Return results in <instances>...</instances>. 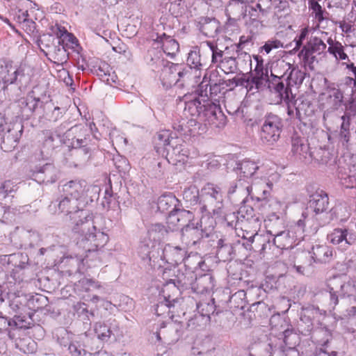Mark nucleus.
<instances>
[{
  "mask_svg": "<svg viewBox=\"0 0 356 356\" xmlns=\"http://www.w3.org/2000/svg\"><path fill=\"white\" fill-rule=\"evenodd\" d=\"M78 217L79 219L72 227V238L85 254L78 258L80 261L79 270H83L86 266L91 268L100 263L99 250L108 242L109 238L108 234L97 228L92 216L88 211H81Z\"/></svg>",
  "mask_w": 356,
  "mask_h": 356,
  "instance_id": "nucleus-1",
  "label": "nucleus"
},
{
  "mask_svg": "<svg viewBox=\"0 0 356 356\" xmlns=\"http://www.w3.org/2000/svg\"><path fill=\"white\" fill-rule=\"evenodd\" d=\"M100 137L98 129L92 122L71 127L63 134L60 143L70 149H76L77 154H83V160L87 161L90 158L92 152L96 150L97 142Z\"/></svg>",
  "mask_w": 356,
  "mask_h": 356,
  "instance_id": "nucleus-2",
  "label": "nucleus"
},
{
  "mask_svg": "<svg viewBox=\"0 0 356 356\" xmlns=\"http://www.w3.org/2000/svg\"><path fill=\"white\" fill-rule=\"evenodd\" d=\"M193 70L178 63H168L161 70L159 79L165 89L172 86L184 88L192 84Z\"/></svg>",
  "mask_w": 356,
  "mask_h": 356,
  "instance_id": "nucleus-3",
  "label": "nucleus"
},
{
  "mask_svg": "<svg viewBox=\"0 0 356 356\" xmlns=\"http://www.w3.org/2000/svg\"><path fill=\"white\" fill-rule=\"evenodd\" d=\"M326 44L318 37L312 36L298 51V56L305 69L314 70V63H318L316 56L323 54Z\"/></svg>",
  "mask_w": 356,
  "mask_h": 356,
  "instance_id": "nucleus-4",
  "label": "nucleus"
},
{
  "mask_svg": "<svg viewBox=\"0 0 356 356\" xmlns=\"http://www.w3.org/2000/svg\"><path fill=\"white\" fill-rule=\"evenodd\" d=\"M202 200L200 213H203L211 209L214 215L222 213V194L221 188L213 184L208 183L202 189Z\"/></svg>",
  "mask_w": 356,
  "mask_h": 356,
  "instance_id": "nucleus-5",
  "label": "nucleus"
},
{
  "mask_svg": "<svg viewBox=\"0 0 356 356\" xmlns=\"http://www.w3.org/2000/svg\"><path fill=\"white\" fill-rule=\"evenodd\" d=\"M23 131V126L8 123L3 115L0 113L1 147L5 152H10L17 145Z\"/></svg>",
  "mask_w": 356,
  "mask_h": 356,
  "instance_id": "nucleus-6",
  "label": "nucleus"
},
{
  "mask_svg": "<svg viewBox=\"0 0 356 356\" xmlns=\"http://www.w3.org/2000/svg\"><path fill=\"white\" fill-rule=\"evenodd\" d=\"M283 123L282 119L273 113L267 114L261 128L260 138L268 145H274L280 138Z\"/></svg>",
  "mask_w": 356,
  "mask_h": 356,
  "instance_id": "nucleus-7",
  "label": "nucleus"
},
{
  "mask_svg": "<svg viewBox=\"0 0 356 356\" xmlns=\"http://www.w3.org/2000/svg\"><path fill=\"white\" fill-rule=\"evenodd\" d=\"M24 71V67L22 65H14L13 62L10 60H4L1 65L0 70V83L3 90L7 89L8 85L22 86L26 80Z\"/></svg>",
  "mask_w": 356,
  "mask_h": 356,
  "instance_id": "nucleus-8",
  "label": "nucleus"
},
{
  "mask_svg": "<svg viewBox=\"0 0 356 356\" xmlns=\"http://www.w3.org/2000/svg\"><path fill=\"white\" fill-rule=\"evenodd\" d=\"M202 105L204 108L200 115V120L203 124H209L218 128L222 127L226 124L227 117L218 104L209 99H204Z\"/></svg>",
  "mask_w": 356,
  "mask_h": 356,
  "instance_id": "nucleus-9",
  "label": "nucleus"
},
{
  "mask_svg": "<svg viewBox=\"0 0 356 356\" xmlns=\"http://www.w3.org/2000/svg\"><path fill=\"white\" fill-rule=\"evenodd\" d=\"M29 261V257L25 253L17 252L8 255V264L13 267L12 274L16 281L22 282L24 276L29 275L33 268Z\"/></svg>",
  "mask_w": 356,
  "mask_h": 356,
  "instance_id": "nucleus-10",
  "label": "nucleus"
},
{
  "mask_svg": "<svg viewBox=\"0 0 356 356\" xmlns=\"http://www.w3.org/2000/svg\"><path fill=\"white\" fill-rule=\"evenodd\" d=\"M206 99L200 97L197 93H187L183 96H179L176 102L177 103L183 102L184 103V113L186 117L199 118L203 111V100Z\"/></svg>",
  "mask_w": 356,
  "mask_h": 356,
  "instance_id": "nucleus-11",
  "label": "nucleus"
},
{
  "mask_svg": "<svg viewBox=\"0 0 356 356\" xmlns=\"http://www.w3.org/2000/svg\"><path fill=\"white\" fill-rule=\"evenodd\" d=\"M50 210H54L55 213L58 209V213L65 215L81 214V211H83L80 208V200L72 199L65 195H61L55 202H52L49 206Z\"/></svg>",
  "mask_w": 356,
  "mask_h": 356,
  "instance_id": "nucleus-12",
  "label": "nucleus"
},
{
  "mask_svg": "<svg viewBox=\"0 0 356 356\" xmlns=\"http://www.w3.org/2000/svg\"><path fill=\"white\" fill-rule=\"evenodd\" d=\"M198 225L191 222L181 229V241L188 248L199 245L204 238H207Z\"/></svg>",
  "mask_w": 356,
  "mask_h": 356,
  "instance_id": "nucleus-13",
  "label": "nucleus"
},
{
  "mask_svg": "<svg viewBox=\"0 0 356 356\" xmlns=\"http://www.w3.org/2000/svg\"><path fill=\"white\" fill-rule=\"evenodd\" d=\"M273 237L272 244L280 249H291L297 245L302 239V236L298 234L293 229L280 230Z\"/></svg>",
  "mask_w": 356,
  "mask_h": 356,
  "instance_id": "nucleus-14",
  "label": "nucleus"
},
{
  "mask_svg": "<svg viewBox=\"0 0 356 356\" xmlns=\"http://www.w3.org/2000/svg\"><path fill=\"white\" fill-rule=\"evenodd\" d=\"M309 211L314 213V216L327 213L329 209V197L327 193L320 188H318L314 193L309 195L308 202Z\"/></svg>",
  "mask_w": 356,
  "mask_h": 356,
  "instance_id": "nucleus-15",
  "label": "nucleus"
},
{
  "mask_svg": "<svg viewBox=\"0 0 356 356\" xmlns=\"http://www.w3.org/2000/svg\"><path fill=\"white\" fill-rule=\"evenodd\" d=\"M187 66L193 70L192 83H197L201 76V72L207 65L206 59L202 58L200 49L194 47L188 54Z\"/></svg>",
  "mask_w": 356,
  "mask_h": 356,
  "instance_id": "nucleus-16",
  "label": "nucleus"
},
{
  "mask_svg": "<svg viewBox=\"0 0 356 356\" xmlns=\"http://www.w3.org/2000/svg\"><path fill=\"white\" fill-rule=\"evenodd\" d=\"M268 88L280 102H288L289 99H295L291 86L286 81H280L278 77L273 80H268Z\"/></svg>",
  "mask_w": 356,
  "mask_h": 356,
  "instance_id": "nucleus-17",
  "label": "nucleus"
},
{
  "mask_svg": "<svg viewBox=\"0 0 356 356\" xmlns=\"http://www.w3.org/2000/svg\"><path fill=\"white\" fill-rule=\"evenodd\" d=\"M264 291L260 286H254L248 289L246 291L244 290H239L232 295L229 299V307L232 309H243L247 303V294L249 296L256 295L259 298V296Z\"/></svg>",
  "mask_w": 356,
  "mask_h": 356,
  "instance_id": "nucleus-18",
  "label": "nucleus"
},
{
  "mask_svg": "<svg viewBox=\"0 0 356 356\" xmlns=\"http://www.w3.org/2000/svg\"><path fill=\"white\" fill-rule=\"evenodd\" d=\"M259 209L265 218H272L281 222V218L284 213L283 204L276 198H270L264 200V204H259Z\"/></svg>",
  "mask_w": 356,
  "mask_h": 356,
  "instance_id": "nucleus-19",
  "label": "nucleus"
},
{
  "mask_svg": "<svg viewBox=\"0 0 356 356\" xmlns=\"http://www.w3.org/2000/svg\"><path fill=\"white\" fill-rule=\"evenodd\" d=\"M179 325L169 323L165 325L161 323L159 331L156 332V337L159 341L163 339L165 343H171L177 342L181 336Z\"/></svg>",
  "mask_w": 356,
  "mask_h": 356,
  "instance_id": "nucleus-20",
  "label": "nucleus"
},
{
  "mask_svg": "<svg viewBox=\"0 0 356 356\" xmlns=\"http://www.w3.org/2000/svg\"><path fill=\"white\" fill-rule=\"evenodd\" d=\"M252 189L250 181L239 178L235 182L231 184L227 193L229 197L236 193L237 197L243 199V203H246L249 197L254 200V197L251 195Z\"/></svg>",
  "mask_w": 356,
  "mask_h": 356,
  "instance_id": "nucleus-21",
  "label": "nucleus"
},
{
  "mask_svg": "<svg viewBox=\"0 0 356 356\" xmlns=\"http://www.w3.org/2000/svg\"><path fill=\"white\" fill-rule=\"evenodd\" d=\"M94 331L99 340L107 342L111 339L116 340L115 333L118 331V326L109 322H97L94 326Z\"/></svg>",
  "mask_w": 356,
  "mask_h": 356,
  "instance_id": "nucleus-22",
  "label": "nucleus"
},
{
  "mask_svg": "<svg viewBox=\"0 0 356 356\" xmlns=\"http://www.w3.org/2000/svg\"><path fill=\"white\" fill-rule=\"evenodd\" d=\"M242 245L246 249L255 252H264L267 248H270V236L266 235L252 234L248 238V243H243Z\"/></svg>",
  "mask_w": 356,
  "mask_h": 356,
  "instance_id": "nucleus-23",
  "label": "nucleus"
},
{
  "mask_svg": "<svg viewBox=\"0 0 356 356\" xmlns=\"http://www.w3.org/2000/svg\"><path fill=\"white\" fill-rule=\"evenodd\" d=\"M236 245L227 238H220L217 243V257L224 262L232 260L235 257Z\"/></svg>",
  "mask_w": 356,
  "mask_h": 356,
  "instance_id": "nucleus-24",
  "label": "nucleus"
},
{
  "mask_svg": "<svg viewBox=\"0 0 356 356\" xmlns=\"http://www.w3.org/2000/svg\"><path fill=\"white\" fill-rule=\"evenodd\" d=\"M192 290L197 293L203 294L211 291L215 286V279L210 273H204L195 277L194 281L191 284Z\"/></svg>",
  "mask_w": 356,
  "mask_h": 356,
  "instance_id": "nucleus-25",
  "label": "nucleus"
},
{
  "mask_svg": "<svg viewBox=\"0 0 356 356\" xmlns=\"http://www.w3.org/2000/svg\"><path fill=\"white\" fill-rule=\"evenodd\" d=\"M33 175L35 179L40 183H54L57 179L56 169L51 163H46L42 166L37 167Z\"/></svg>",
  "mask_w": 356,
  "mask_h": 356,
  "instance_id": "nucleus-26",
  "label": "nucleus"
},
{
  "mask_svg": "<svg viewBox=\"0 0 356 356\" xmlns=\"http://www.w3.org/2000/svg\"><path fill=\"white\" fill-rule=\"evenodd\" d=\"M163 300L159 301L155 308V312L157 316H163L172 318L175 316L174 309L178 300L177 298H172L170 295H166L165 290L163 291Z\"/></svg>",
  "mask_w": 356,
  "mask_h": 356,
  "instance_id": "nucleus-27",
  "label": "nucleus"
},
{
  "mask_svg": "<svg viewBox=\"0 0 356 356\" xmlns=\"http://www.w3.org/2000/svg\"><path fill=\"white\" fill-rule=\"evenodd\" d=\"M312 337L316 341L318 344L321 346L319 349L316 350L323 351L329 355L330 343L332 340V332L326 327H321L314 330Z\"/></svg>",
  "mask_w": 356,
  "mask_h": 356,
  "instance_id": "nucleus-28",
  "label": "nucleus"
},
{
  "mask_svg": "<svg viewBox=\"0 0 356 356\" xmlns=\"http://www.w3.org/2000/svg\"><path fill=\"white\" fill-rule=\"evenodd\" d=\"M198 313L205 317H209L211 321V316L218 315L223 312V309L215 304L213 298H205L200 300L196 303Z\"/></svg>",
  "mask_w": 356,
  "mask_h": 356,
  "instance_id": "nucleus-29",
  "label": "nucleus"
},
{
  "mask_svg": "<svg viewBox=\"0 0 356 356\" xmlns=\"http://www.w3.org/2000/svg\"><path fill=\"white\" fill-rule=\"evenodd\" d=\"M247 4L241 0H231L226 7L225 13L229 20L238 21L246 15Z\"/></svg>",
  "mask_w": 356,
  "mask_h": 356,
  "instance_id": "nucleus-30",
  "label": "nucleus"
},
{
  "mask_svg": "<svg viewBox=\"0 0 356 356\" xmlns=\"http://www.w3.org/2000/svg\"><path fill=\"white\" fill-rule=\"evenodd\" d=\"M328 44L327 52L332 55L337 63L350 61V58L346 52V46L338 40L329 38L327 40Z\"/></svg>",
  "mask_w": 356,
  "mask_h": 356,
  "instance_id": "nucleus-31",
  "label": "nucleus"
},
{
  "mask_svg": "<svg viewBox=\"0 0 356 356\" xmlns=\"http://www.w3.org/2000/svg\"><path fill=\"white\" fill-rule=\"evenodd\" d=\"M154 41L161 45L163 52L170 58H174L179 50L178 42L165 33L157 35Z\"/></svg>",
  "mask_w": 356,
  "mask_h": 356,
  "instance_id": "nucleus-32",
  "label": "nucleus"
},
{
  "mask_svg": "<svg viewBox=\"0 0 356 356\" xmlns=\"http://www.w3.org/2000/svg\"><path fill=\"white\" fill-rule=\"evenodd\" d=\"M194 218V213L192 211L185 209H176L170 211L167 218V223L170 228L174 229L179 227L177 219L182 220V224H188Z\"/></svg>",
  "mask_w": 356,
  "mask_h": 356,
  "instance_id": "nucleus-33",
  "label": "nucleus"
},
{
  "mask_svg": "<svg viewBox=\"0 0 356 356\" xmlns=\"http://www.w3.org/2000/svg\"><path fill=\"white\" fill-rule=\"evenodd\" d=\"M186 251L179 246L166 245L163 250V259L167 263L177 265L184 261Z\"/></svg>",
  "mask_w": 356,
  "mask_h": 356,
  "instance_id": "nucleus-34",
  "label": "nucleus"
},
{
  "mask_svg": "<svg viewBox=\"0 0 356 356\" xmlns=\"http://www.w3.org/2000/svg\"><path fill=\"white\" fill-rule=\"evenodd\" d=\"M259 168L258 164L250 159H244L239 161L236 166L239 178L249 181Z\"/></svg>",
  "mask_w": 356,
  "mask_h": 356,
  "instance_id": "nucleus-35",
  "label": "nucleus"
},
{
  "mask_svg": "<svg viewBox=\"0 0 356 356\" xmlns=\"http://www.w3.org/2000/svg\"><path fill=\"white\" fill-rule=\"evenodd\" d=\"M85 182L80 180H72L67 182L62 186L63 195L76 199L79 198L85 192Z\"/></svg>",
  "mask_w": 356,
  "mask_h": 356,
  "instance_id": "nucleus-36",
  "label": "nucleus"
},
{
  "mask_svg": "<svg viewBox=\"0 0 356 356\" xmlns=\"http://www.w3.org/2000/svg\"><path fill=\"white\" fill-rule=\"evenodd\" d=\"M183 199L185 202L188 204L187 207H194L192 208L193 213H200V206L201 202H202V200H200L199 190L195 186H191L184 189L183 192Z\"/></svg>",
  "mask_w": 356,
  "mask_h": 356,
  "instance_id": "nucleus-37",
  "label": "nucleus"
},
{
  "mask_svg": "<svg viewBox=\"0 0 356 356\" xmlns=\"http://www.w3.org/2000/svg\"><path fill=\"white\" fill-rule=\"evenodd\" d=\"M291 152L300 159H309L312 154L309 147L304 143V140L299 136H293L291 139Z\"/></svg>",
  "mask_w": 356,
  "mask_h": 356,
  "instance_id": "nucleus-38",
  "label": "nucleus"
},
{
  "mask_svg": "<svg viewBox=\"0 0 356 356\" xmlns=\"http://www.w3.org/2000/svg\"><path fill=\"white\" fill-rule=\"evenodd\" d=\"M215 65L216 68L220 69L225 74H234L237 73L238 70V61L233 56H225L223 54L222 57L216 61Z\"/></svg>",
  "mask_w": 356,
  "mask_h": 356,
  "instance_id": "nucleus-39",
  "label": "nucleus"
},
{
  "mask_svg": "<svg viewBox=\"0 0 356 356\" xmlns=\"http://www.w3.org/2000/svg\"><path fill=\"white\" fill-rule=\"evenodd\" d=\"M315 218L316 221H318L317 224L318 226H323L325 224V222H319L318 218H316L314 213H312L309 209H305V211H302L301 218H300L296 223V225L291 227V229L295 231V232L298 234V236H302L304 237V232L306 223L308 222L310 220H313Z\"/></svg>",
  "mask_w": 356,
  "mask_h": 356,
  "instance_id": "nucleus-40",
  "label": "nucleus"
},
{
  "mask_svg": "<svg viewBox=\"0 0 356 356\" xmlns=\"http://www.w3.org/2000/svg\"><path fill=\"white\" fill-rule=\"evenodd\" d=\"M311 257L314 262L327 263L332 257V250L327 245H317L312 248Z\"/></svg>",
  "mask_w": 356,
  "mask_h": 356,
  "instance_id": "nucleus-41",
  "label": "nucleus"
},
{
  "mask_svg": "<svg viewBox=\"0 0 356 356\" xmlns=\"http://www.w3.org/2000/svg\"><path fill=\"white\" fill-rule=\"evenodd\" d=\"M66 124L67 122L62 123L54 131L51 130H45L44 131V134L45 136V139L44 140V147L51 150L56 148V147L57 146V144L55 143L56 139L58 138L60 140V139L63 137V135H61V132L63 131V129H66Z\"/></svg>",
  "mask_w": 356,
  "mask_h": 356,
  "instance_id": "nucleus-42",
  "label": "nucleus"
},
{
  "mask_svg": "<svg viewBox=\"0 0 356 356\" xmlns=\"http://www.w3.org/2000/svg\"><path fill=\"white\" fill-rule=\"evenodd\" d=\"M327 94V100L332 110H338L344 104V93L339 87H329Z\"/></svg>",
  "mask_w": 356,
  "mask_h": 356,
  "instance_id": "nucleus-43",
  "label": "nucleus"
},
{
  "mask_svg": "<svg viewBox=\"0 0 356 356\" xmlns=\"http://www.w3.org/2000/svg\"><path fill=\"white\" fill-rule=\"evenodd\" d=\"M249 74L251 76V84L254 85L257 90L262 88L264 82L268 83L270 80L268 70L266 67H255L253 72H250Z\"/></svg>",
  "mask_w": 356,
  "mask_h": 356,
  "instance_id": "nucleus-44",
  "label": "nucleus"
},
{
  "mask_svg": "<svg viewBox=\"0 0 356 356\" xmlns=\"http://www.w3.org/2000/svg\"><path fill=\"white\" fill-rule=\"evenodd\" d=\"M154 148L159 154H163L165 151L169 152L170 149L167 147H170V133L168 131L163 130L158 132L154 138Z\"/></svg>",
  "mask_w": 356,
  "mask_h": 356,
  "instance_id": "nucleus-45",
  "label": "nucleus"
},
{
  "mask_svg": "<svg viewBox=\"0 0 356 356\" xmlns=\"http://www.w3.org/2000/svg\"><path fill=\"white\" fill-rule=\"evenodd\" d=\"M179 200L171 193L161 195L158 200V209L162 212L175 211Z\"/></svg>",
  "mask_w": 356,
  "mask_h": 356,
  "instance_id": "nucleus-46",
  "label": "nucleus"
},
{
  "mask_svg": "<svg viewBox=\"0 0 356 356\" xmlns=\"http://www.w3.org/2000/svg\"><path fill=\"white\" fill-rule=\"evenodd\" d=\"M64 113V108L54 106L51 102H46L44 104L43 118L49 122H57Z\"/></svg>",
  "mask_w": 356,
  "mask_h": 356,
  "instance_id": "nucleus-47",
  "label": "nucleus"
},
{
  "mask_svg": "<svg viewBox=\"0 0 356 356\" xmlns=\"http://www.w3.org/2000/svg\"><path fill=\"white\" fill-rule=\"evenodd\" d=\"M287 74L286 82H288L291 87L296 86L298 88L302 85L306 76L305 71L300 70L292 64H291V69L288 71Z\"/></svg>",
  "mask_w": 356,
  "mask_h": 356,
  "instance_id": "nucleus-48",
  "label": "nucleus"
},
{
  "mask_svg": "<svg viewBox=\"0 0 356 356\" xmlns=\"http://www.w3.org/2000/svg\"><path fill=\"white\" fill-rule=\"evenodd\" d=\"M168 233L165 227L161 223L151 224L147 229V236L149 241L156 243L161 241Z\"/></svg>",
  "mask_w": 356,
  "mask_h": 356,
  "instance_id": "nucleus-49",
  "label": "nucleus"
},
{
  "mask_svg": "<svg viewBox=\"0 0 356 356\" xmlns=\"http://www.w3.org/2000/svg\"><path fill=\"white\" fill-rule=\"evenodd\" d=\"M291 69V63L284 60L276 63L273 70L270 71V80H273L276 77L280 78V81H286L288 75V71Z\"/></svg>",
  "mask_w": 356,
  "mask_h": 356,
  "instance_id": "nucleus-50",
  "label": "nucleus"
},
{
  "mask_svg": "<svg viewBox=\"0 0 356 356\" xmlns=\"http://www.w3.org/2000/svg\"><path fill=\"white\" fill-rule=\"evenodd\" d=\"M297 106H295L296 118L300 120L302 113L309 115L312 111V104L309 99L305 97L297 99Z\"/></svg>",
  "mask_w": 356,
  "mask_h": 356,
  "instance_id": "nucleus-51",
  "label": "nucleus"
},
{
  "mask_svg": "<svg viewBox=\"0 0 356 356\" xmlns=\"http://www.w3.org/2000/svg\"><path fill=\"white\" fill-rule=\"evenodd\" d=\"M33 94V92L29 94L22 103L24 104V110L29 111L31 114L37 112L39 108H44V104L39 97H34Z\"/></svg>",
  "mask_w": 356,
  "mask_h": 356,
  "instance_id": "nucleus-52",
  "label": "nucleus"
},
{
  "mask_svg": "<svg viewBox=\"0 0 356 356\" xmlns=\"http://www.w3.org/2000/svg\"><path fill=\"white\" fill-rule=\"evenodd\" d=\"M242 205L238 211V215L241 220H245L250 222H258L259 216L256 214L254 209L251 206L246 205L241 200Z\"/></svg>",
  "mask_w": 356,
  "mask_h": 356,
  "instance_id": "nucleus-53",
  "label": "nucleus"
},
{
  "mask_svg": "<svg viewBox=\"0 0 356 356\" xmlns=\"http://www.w3.org/2000/svg\"><path fill=\"white\" fill-rule=\"evenodd\" d=\"M200 30L207 37H214L219 30L218 22L215 19H206L200 24Z\"/></svg>",
  "mask_w": 356,
  "mask_h": 356,
  "instance_id": "nucleus-54",
  "label": "nucleus"
},
{
  "mask_svg": "<svg viewBox=\"0 0 356 356\" xmlns=\"http://www.w3.org/2000/svg\"><path fill=\"white\" fill-rule=\"evenodd\" d=\"M216 225V222L215 219L209 214H205L202 216L200 227L205 234L206 237L208 238L213 234Z\"/></svg>",
  "mask_w": 356,
  "mask_h": 356,
  "instance_id": "nucleus-55",
  "label": "nucleus"
},
{
  "mask_svg": "<svg viewBox=\"0 0 356 356\" xmlns=\"http://www.w3.org/2000/svg\"><path fill=\"white\" fill-rule=\"evenodd\" d=\"M352 118L348 117L347 115H343L341 117V124L339 130L340 139L348 143L350 138V124Z\"/></svg>",
  "mask_w": 356,
  "mask_h": 356,
  "instance_id": "nucleus-56",
  "label": "nucleus"
},
{
  "mask_svg": "<svg viewBox=\"0 0 356 356\" xmlns=\"http://www.w3.org/2000/svg\"><path fill=\"white\" fill-rule=\"evenodd\" d=\"M348 230L346 229L337 228L328 235V238L334 245H338L345 241L346 244L350 245L351 242L347 238Z\"/></svg>",
  "mask_w": 356,
  "mask_h": 356,
  "instance_id": "nucleus-57",
  "label": "nucleus"
},
{
  "mask_svg": "<svg viewBox=\"0 0 356 356\" xmlns=\"http://www.w3.org/2000/svg\"><path fill=\"white\" fill-rule=\"evenodd\" d=\"M309 8L312 10L314 18L319 24L327 18L328 13L321 7L316 0H309Z\"/></svg>",
  "mask_w": 356,
  "mask_h": 356,
  "instance_id": "nucleus-58",
  "label": "nucleus"
},
{
  "mask_svg": "<svg viewBox=\"0 0 356 356\" xmlns=\"http://www.w3.org/2000/svg\"><path fill=\"white\" fill-rule=\"evenodd\" d=\"M264 222L266 228V234L270 236L279 233L278 232L284 228V220L282 218H281V222H278V220L272 218H266Z\"/></svg>",
  "mask_w": 356,
  "mask_h": 356,
  "instance_id": "nucleus-59",
  "label": "nucleus"
},
{
  "mask_svg": "<svg viewBox=\"0 0 356 356\" xmlns=\"http://www.w3.org/2000/svg\"><path fill=\"white\" fill-rule=\"evenodd\" d=\"M47 298L43 295L36 294L28 300V306L34 311L43 309L47 305Z\"/></svg>",
  "mask_w": 356,
  "mask_h": 356,
  "instance_id": "nucleus-60",
  "label": "nucleus"
},
{
  "mask_svg": "<svg viewBox=\"0 0 356 356\" xmlns=\"http://www.w3.org/2000/svg\"><path fill=\"white\" fill-rule=\"evenodd\" d=\"M16 347L19 348L22 352L29 354L35 351L36 343L30 337H24L19 339L16 341Z\"/></svg>",
  "mask_w": 356,
  "mask_h": 356,
  "instance_id": "nucleus-61",
  "label": "nucleus"
},
{
  "mask_svg": "<svg viewBox=\"0 0 356 356\" xmlns=\"http://www.w3.org/2000/svg\"><path fill=\"white\" fill-rule=\"evenodd\" d=\"M209 322V317H205L199 313L188 320L187 327L191 330L198 329L206 326Z\"/></svg>",
  "mask_w": 356,
  "mask_h": 356,
  "instance_id": "nucleus-62",
  "label": "nucleus"
},
{
  "mask_svg": "<svg viewBox=\"0 0 356 356\" xmlns=\"http://www.w3.org/2000/svg\"><path fill=\"white\" fill-rule=\"evenodd\" d=\"M283 43L277 38H271L268 40L265 44L259 49V53L265 52L268 54L272 50L282 48Z\"/></svg>",
  "mask_w": 356,
  "mask_h": 356,
  "instance_id": "nucleus-63",
  "label": "nucleus"
},
{
  "mask_svg": "<svg viewBox=\"0 0 356 356\" xmlns=\"http://www.w3.org/2000/svg\"><path fill=\"white\" fill-rule=\"evenodd\" d=\"M272 349L270 356H299L298 351L293 347H283Z\"/></svg>",
  "mask_w": 356,
  "mask_h": 356,
  "instance_id": "nucleus-64",
  "label": "nucleus"
}]
</instances>
